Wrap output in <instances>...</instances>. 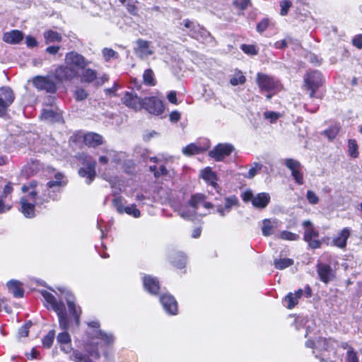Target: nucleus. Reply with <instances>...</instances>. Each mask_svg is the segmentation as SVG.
Here are the masks:
<instances>
[{"label":"nucleus","mask_w":362,"mask_h":362,"mask_svg":"<svg viewBox=\"0 0 362 362\" xmlns=\"http://www.w3.org/2000/svg\"><path fill=\"white\" fill-rule=\"evenodd\" d=\"M66 184L64 175L57 173L54 180L47 182L43 187L36 182H31L28 185L22 187V192L26 194L21 199V211L26 218L35 216V206L43 204L49 200H54L57 198V193L59 192L60 188Z\"/></svg>","instance_id":"nucleus-1"},{"label":"nucleus","mask_w":362,"mask_h":362,"mask_svg":"<svg viewBox=\"0 0 362 362\" xmlns=\"http://www.w3.org/2000/svg\"><path fill=\"white\" fill-rule=\"evenodd\" d=\"M59 291L64 295L69 315L67 314L64 303L58 301L52 293L47 291H42V296L46 301V306L51 308L57 314L59 325L63 332L57 335V341L59 344H62L71 341L67 330L72 326L73 322L77 327L79 325L81 310L79 307L76 306L75 298L70 291L65 288H59Z\"/></svg>","instance_id":"nucleus-2"},{"label":"nucleus","mask_w":362,"mask_h":362,"mask_svg":"<svg viewBox=\"0 0 362 362\" xmlns=\"http://www.w3.org/2000/svg\"><path fill=\"white\" fill-rule=\"evenodd\" d=\"M199 206H203L206 209H212V204L205 201L204 195L197 194L191 197L188 204L181 206L178 213L183 218L191 220L197 214V210Z\"/></svg>","instance_id":"nucleus-3"},{"label":"nucleus","mask_w":362,"mask_h":362,"mask_svg":"<svg viewBox=\"0 0 362 362\" xmlns=\"http://www.w3.org/2000/svg\"><path fill=\"white\" fill-rule=\"evenodd\" d=\"M243 200L245 202H251L255 208L264 209L270 201V196L265 192L255 195L251 190H247L242 194Z\"/></svg>","instance_id":"nucleus-4"},{"label":"nucleus","mask_w":362,"mask_h":362,"mask_svg":"<svg viewBox=\"0 0 362 362\" xmlns=\"http://www.w3.org/2000/svg\"><path fill=\"white\" fill-rule=\"evenodd\" d=\"M183 25L186 28L189 29V35L201 42H209L211 38L209 33L201 27L199 24H197L189 20H185Z\"/></svg>","instance_id":"nucleus-5"},{"label":"nucleus","mask_w":362,"mask_h":362,"mask_svg":"<svg viewBox=\"0 0 362 362\" xmlns=\"http://www.w3.org/2000/svg\"><path fill=\"white\" fill-rule=\"evenodd\" d=\"M183 25L186 28L189 29V35L201 42H209L211 38L209 33L201 27L199 24H197L189 20H185Z\"/></svg>","instance_id":"nucleus-6"},{"label":"nucleus","mask_w":362,"mask_h":362,"mask_svg":"<svg viewBox=\"0 0 362 362\" xmlns=\"http://www.w3.org/2000/svg\"><path fill=\"white\" fill-rule=\"evenodd\" d=\"M82 163L84 168H81L78 170V174L81 177H86L87 184H90L95 177V161L87 155L81 156Z\"/></svg>","instance_id":"nucleus-7"},{"label":"nucleus","mask_w":362,"mask_h":362,"mask_svg":"<svg viewBox=\"0 0 362 362\" xmlns=\"http://www.w3.org/2000/svg\"><path fill=\"white\" fill-rule=\"evenodd\" d=\"M324 80L320 72L312 71L308 72L305 78L304 83L306 88L310 90V96H314L315 91L322 85Z\"/></svg>","instance_id":"nucleus-8"},{"label":"nucleus","mask_w":362,"mask_h":362,"mask_svg":"<svg viewBox=\"0 0 362 362\" xmlns=\"http://www.w3.org/2000/svg\"><path fill=\"white\" fill-rule=\"evenodd\" d=\"M284 164L291 171L295 182L298 185H302L304 183V180L301 163L293 158H286L284 161Z\"/></svg>","instance_id":"nucleus-9"},{"label":"nucleus","mask_w":362,"mask_h":362,"mask_svg":"<svg viewBox=\"0 0 362 362\" xmlns=\"http://www.w3.org/2000/svg\"><path fill=\"white\" fill-rule=\"evenodd\" d=\"M216 203L212 204V208L216 207L217 213L222 217L226 216L232 209L233 206L238 204V199L235 196L223 198L221 202H218L216 199Z\"/></svg>","instance_id":"nucleus-10"},{"label":"nucleus","mask_w":362,"mask_h":362,"mask_svg":"<svg viewBox=\"0 0 362 362\" xmlns=\"http://www.w3.org/2000/svg\"><path fill=\"white\" fill-rule=\"evenodd\" d=\"M303 226L305 228L304 233V240L307 242L311 248H318L321 245L320 240L316 239L319 236V233L315 230L312 223L309 220L303 222Z\"/></svg>","instance_id":"nucleus-11"},{"label":"nucleus","mask_w":362,"mask_h":362,"mask_svg":"<svg viewBox=\"0 0 362 362\" xmlns=\"http://www.w3.org/2000/svg\"><path fill=\"white\" fill-rule=\"evenodd\" d=\"M142 109H145L148 113H163L165 111V105L158 97H146L142 99Z\"/></svg>","instance_id":"nucleus-12"},{"label":"nucleus","mask_w":362,"mask_h":362,"mask_svg":"<svg viewBox=\"0 0 362 362\" xmlns=\"http://www.w3.org/2000/svg\"><path fill=\"white\" fill-rule=\"evenodd\" d=\"M81 81L86 83H94L95 86H102L105 82L107 81L109 77L106 74H103L100 77H98L97 72L91 69H83L80 74Z\"/></svg>","instance_id":"nucleus-13"},{"label":"nucleus","mask_w":362,"mask_h":362,"mask_svg":"<svg viewBox=\"0 0 362 362\" xmlns=\"http://www.w3.org/2000/svg\"><path fill=\"white\" fill-rule=\"evenodd\" d=\"M257 82L262 90L267 91L276 92L281 88V86L277 81L266 74L259 73L257 77Z\"/></svg>","instance_id":"nucleus-14"},{"label":"nucleus","mask_w":362,"mask_h":362,"mask_svg":"<svg viewBox=\"0 0 362 362\" xmlns=\"http://www.w3.org/2000/svg\"><path fill=\"white\" fill-rule=\"evenodd\" d=\"M77 76V71L68 65L59 66L54 70L53 73V76L59 82L71 81L76 78Z\"/></svg>","instance_id":"nucleus-15"},{"label":"nucleus","mask_w":362,"mask_h":362,"mask_svg":"<svg viewBox=\"0 0 362 362\" xmlns=\"http://www.w3.org/2000/svg\"><path fill=\"white\" fill-rule=\"evenodd\" d=\"M233 151L234 147L230 144H218L209 153V155L216 161H221Z\"/></svg>","instance_id":"nucleus-16"},{"label":"nucleus","mask_w":362,"mask_h":362,"mask_svg":"<svg viewBox=\"0 0 362 362\" xmlns=\"http://www.w3.org/2000/svg\"><path fill=\"white\" fill-rule=\"evenodd\" d=\"M35 87L40 90L54 93L57 89L56 83L49 76H37L33 79Z\"/></svg>","instance_id":"nucleus-17"},{"label":"nucleus","mask_w":362,"mask_h":362,"mask_svg":"<svg viewBox=\"0 0 362 362\" xmlns=\"http://www.w3.org/2000/svg\"><path fill=\"white\" fill-rule=\"evenodd\" d=\"M65 63L71 67H76L79 69H84L89 62L81 54L75 52H71L65 56Z\"/></svg>","instance_id":"nucleus-18"},{"label":"nucleus","mask_w":362,"mask_h":362,"mask_svg":"<svg viewBox=\"0 0 362 362\" xmlns=\"http://www.w3.org/2000/svg\"><path fill=\"white\" fill-rule=\"evenodd\" d=\"M14 99V93L10 88H0V113H4L13 103Z\"/></svg>","instance_id":"nucleus-19"},{"label":"nucleus","mask_w":362,"mask_h":362,"mask_svg":"<svg viewBox=\"0 0 362 362\" xmlns=\"http://www.w3.org/2000/svg\"><path fill=\"white\" fill-rule=\"evenodd\" d=\"M134 53L140 59H146L153 54V47L148 41L139 39L136 41Z\"/></svg>","instance_id":"nucleus-20"},{"label":"nucleus","mask_w":362,"mask_h":362,"mask_svg":"<svg viewBox=\"0 0 362 362\" xmlns=\"http://www.w3.org/2000/svg\"><path fill=\"white\" fill-rule=\"evenodd\" d=\"M209 148V141L202 145L201 142L191 143L182 148V153L186 156H192L207 151Z\"/></svg>","instance_id":"nucleus-21"},{"label":"nucleus","mask_w":362,"mask_h":362,"mask_svg":"<svg viewBox=\"0 0 362 362\" xmlns=\"http://www.w3.org/2000/svg\"><path fill=\"white\" fill-rule=\"evenodd\" d=\"M160 301L165 311L170 315H176L177 313V303L175 298L169 294H163Z\"/></svg>","instance_id":"nucleus-22"},{"label":"nucleus","mask_w":362,"mask_h":362,"mask_svg":"<svg viewBox=\"0 0 362 362\" xmlns=\"http://www.w3.org/2000/svg\"><path fill=\"white\" fill-rule=\"evenodd\" d=\"M122 101L126 106L134 111H140L142 109V100L133 93L125 92Z\"/></svg>","instance_id":"nucleus-23"},{"label":"nucleus","mask_w":362,"mask_h":362,"mask_svg":"<svg viewBox=\"0 0 362 362\" xmlns=\"http://www.w3.org/2000/svg\"><path fill=\"white\" fill-rule=\"evenodd\" d=\"M317 272L320 279L325 284H327L330 281L333 280L335 276L334 272L332 267L325 263L317 264Z\"/></svg>","instance_id":"nucleus-24"},{"label":"nucleus","mask_w":362,"mask_h":362,"mask_svg":"<svg viewBox=\"0 0 362 362\" xmlns=\"http://www.w3.org/2000/svg\"><path fill=\"white\" fill-rule=\"evenodd\" d=\"M24 39V34L18 30H11L5 32L2 36V40L10 45H18Z\"/></svg>","instance_id":"nucleus-25"},{"label":"nucleus","mask_w":362,"mask_h":362,"mask_svg":"<svg viewBox=\"0 0 362 362\" xmlns=\"http://www.w3.org/2000/svg\"><path fill=\"white\" fill-rule=\"evenodd\" d=\"M144 288L151 294L158 293L160 286L158 279L151 276H145L143 279Z\"/></svg>","instance_id":"nucleus-26"},{"label":"nucleus","mask_w":362,"mask_h":362,"mask_svg":"<svg viewBox=\"0 0 362 362\" xmlns=\"http://www.w3.org/2000/svg\"><path fill=\"white\" fill-rule=\"evenodd\" d=\"M83 139L85 144L89 146L95 147L103 144L102 136L96 133L88 132Z\"/></svg>","instance_id":"nucleus-27"},{"label":"nucleus","mask_w":362,"mask_h":362,"mask_svg":"<svg viewBox=\"0 0 362 362\" xmlns=\"http://www.w3.org/2000/svg\"><path fill=\"white\" fill-rule=\"evenodd\" d=\"M279 221L276 220L264 219L262 222V232L264 236L274 234V230L278 227Z\"/></svg>","instance_id":"nucleus-28"},{"label":"nucleus","mask_w":362,"mask_h":362,"mask_svg":"<svg viewBox=\"0 0 362 362\" xmlns=\"http://www.w3.org/2000/svg\"><path fill=\"white\" fill-rule=\"evenodd\" d=\"M350 235V230L348 228H344L339 235L333 240L334 245L339 248H344L346 245V240Z\"/></svg>","instance_id":"nucleus-29"},{"label":"nucleus","mask_w":362,"mask_h":362,"mask_svg":"<svg viewBox=\"0 0 362 362\" xmlns=\"http://www.w3.org/2000/svg\"><path fill=\"white\" fill-rule=\"evenodd\" d=\"M202 176L204 180L209 182L214 189L218 187L216 183L217 177L210 168H206L202 171Z\"/></svg>","instance_id":"nucleus-30"},{"label":"nucleus","mask_w":362,"mask_h":362,"mask_svg":"<svg viewBox=\"0 0 362 362\" xmlns=\"http://www.w3.org/2000/svg\"><path fill=\"white\" fill-rule=\"evenodd\" d=\"M7 286L10 292H11L16 298H21L23 296L24 291L19 281L11 280L7 283Z\"/></svg>","instance_id":"nucleus-31"},{"label":"nucleus","mask_w":362,"mask_h":362,"mask_svg":"<svg viewBox=\"0 0 362 362\" xmlns=\"http://www.w3.org/2000/svg\"><path fill=\"white\" fill-rule=\"evenodd\" d=\"M94 337L104 341L105 344L110 345L114 343L115 336L112 333L103 332L102 330H96Z\"/></svg>","instance_id":"nucleus-32"},{"label":"nucleus","mask_w":362,"mask_h":362,"mask_svg":"<svg viewBox=\"0 0 362 362\" xmlns=\"http://www.w3.org/2000/svg\"><path fill=\"white\" fill-rule=\"evenodd\" d=\"M119 1L126 7L127 11L133 16H138L139 8L137 0H119Z\"/></svg>","instance_id":"nucleus-33"},{"label":"nucleus","mask_w":362,"mask_h":362,"mask_svg":"<svg viewBox=\"0 0 362 362\" xmlns=\"http://www.w3.org/2000/svg\"><path fill=\"white\" fill-rule=\"evenodd\" d=\"M44 38L46 44L59 42L62 40L61 34L52 30L45 31L44 33Z\"/></svg>","instance_id":"nucleus-34"},{"label":"nucleus","mask_w":362,"mask_h":362,"mask_svg":"<svg viewBox=\"0 0 362 362\" xmlns=\"http://www.w3.org/2000/svg\"><path fill=\"white\" fill-rule=\"evenodd\" d=\"M245 81L246 78L243 72L239 70H235L230 78V83L232 86H238L243 84Z\"/></svg>","instance_id":"nucleus-35"},{"label":"nucleus","mask_w":362,"mask_h":362,"mask_svg":"<svg viewBox=\"0 0 362 362\" xmlns=\"http://www.w3.org/2000/svg\"><path fill=\"white\" fill-rule=\"evenodd\" d=\"M257 116L259 117V119L262 121V124H258L257 126H265L272 124L279 118V115H257Z\"/></svg>","instance_id":"nucleus-36"},{"label":"nucleus","mask_w":362,"mask_h":362,"mask_svg":"<svg viewBox=\"0 0 362 362\" xmlns=\"http://www.w3.org/2000/svg\"><path fill=\"white\" fill-rule=\"evenodd\" d=\"M348 152L349 156L353 158L358 157V146L355 139H349L348 141Z\"/></svg>","instance_id":"nucleus-37"},{"label":"nucleus","mask_w":362,"mask_h":362,"mask_svg":"<svg viewBox=\"0 0 362 362\" xmlns=\"http://www.w3.org/2000/svg\"><path fill=\"white\" fill-rule=\"evenodd\" d=\"M293 264V260L289 258L276 259H274V267L278 269H284Z\"/></svg>","instance_id":"nucleus-38"},{"label":"nucleus","mask_w":362,"mask_h":362,"mask_svg":"<svg viewBox=\"0 0 362 362\" xmlns=\"http://www.w3.org/2000/svg\"><path fill=\"white\" fill-rule=\"evenodd\" d=\"M55 338V331L50 330L42 339V346L44 348L49 349Z\"/></svg>","instance_id":"nucleus-39"},{"label":"nucleus","mask_w":362,"mask_h":362,"mask_svg":"<svg viewBox=\"0 0 362 362\" xmlns=\"http://www.w3.org/2000/svg\"><path fill=\"white\" fill-rule=\"evenodd\" d=\"M40 119L49 124L62 122V115H41Z\"/></svg>","instance_id":"nucleus-40"},{"label":"nucleus","mask_w":362,"mask_h":362,"mask_svg":"<svg viewBox=\"0 0 362 362\" xmlns=\"http://www.w3.org/2000/svg\"><path fill=\"white\" fill-rule=\"evenodd\" d=\"M143 79L145 84L148 86H155V78L153 71L148 69L144 71L143 74Z\"/></svg>","instance_id":"nucleus-41"},{"label":"nucleus","mask_w":362,"mask_h":362,"mask_svg":"<svg viewBox=\"0 0 362 362\" xmlns=\"http://www.w3.org/2000/svg\"><path fill=\"white\" fill-rule=\"evenodd\" d=\"M173 264L178 268H182L185 265L186 258L182 252L176 253L171 257Z\"/></svg>","instance_id":"nucleus-42"},{"label":"nucleus","mask_w":362,"mask_h":362,"mask_svg":"<svg viewBox=\"0 0 362 362\" xmlns=\"http://www.w3.org/2000/svg\"><path fill=\"white\" fill-rule=\"evenodd\" d=\"M278 238L286 240H296L298 239V235L296 233H291L290 231L284 230L281 231L279 235Z\"/></svg>","instance_id":"nucleus-43"},{"label":"nucleus","mask_w":362,"mask_h":362,"mask_svg":"<svg viewBox=\"0 0 362 362\" xmlns=\"http://www.w3.org/2000/svg\"><path fill=\"white\" fill-rule=\"evenodd\" d=\"M339 127L337 125H335V126L331 127L328 129L325 130L324 132V134L326 136H327L329 140H332L337 136V135L339 133Z\"/></svg>","instance_id":"nucleus-44"},{"label":"nucleus","mask_w":362,"mask_h":362,"mask_svg":"<svg viewBox=\"0 0 362 362\" xmlns=\"http://www.w3.org/2000/svg\"><path fill=\"white\" fill-rule=\"evenodd\" d=\"M262 165L259 163H254L251 165L250 168L248 170L247 175H246L248 178L254 177L257 173L261 170Z\"/></svg>","instance_id":"nucleus-45"},{"label":"nucleus","mask_w":362,"mask_h":362,"mask_svg":"<svg viewBox=\"0 0 362 362\" xmlns=\"http://www.w3.org/2000/svg\"><path fill=\"white\" fill-rule=\"evenodd\" d=\"M124 212L130 216H132L134 218H139L141 215L140 211L138 209H136L135 204H132L131 206H126L124 208Z\"/></svg>","instance_id":"nucleus-46"},{"label":"nucleus","mask_w":362,"mask_h":362,"mask_svg":"<svg viewBox=\"0 0 362 362\" xmlns=\"http://www.w3.org/2000/svg\"><path fill=\"white\" fill-rule=\"evenodd\" d=\"M233 5L235 6V8L241 11H244L251 5V2L250 0H235Z\"/></svg>","instance_id":"nucleus-47"},{"label":"nucleus","mask_w":362,"mask_h":362,"mask_svg":"<svg viewBox=\"0 0 362 362\" xmlns=\"http://www.w3.org/2000/svg\"><path fill=\"white\" fill-rule=\"evenodd\" d=\"M291 5H292V4L290 1H287V0L281 1L280 2V7H281L280 14L283 16H286L288 13Z\"/></svg>","instance_id":"nucleus-48"},{"label":"nucleus","mask_w":362,"mask_h":362,"mask_svg":"<svg viewBox=\"0 0 362 362\" xmlns=\"http://www.w3.org/2000/svg\"><path fill=\"white\" fill-rule=\"evenodd\" d=\"M31 326H32L31 322L29 321V322H26L23 326H22L18 329V337L20 338L21 337H26L28 335L29 329Z\"/></svg>","instance_id":"nucleus-49"},{"label":"nucleus","mask_w":362,"mask_h":362,"mask_svg":"<svg viewBox=\"0 0 362 362\" xmlns=\"http://www.w3.org/2000/svg\"><path fill=\"white\" fill-rule=\"evenodd\" d=\"M285 302L288 303L287 307L289 309L293 308L297 303H298V299L296 298V296L293 293H290L288 294L284 299Z\"/></svg>","instance_id":"nucleus-50"},{"label":"nucleus","mask_w":362,"mask_h":362,"mask_svg":"<svg viewBox=\"0 0 362 362\" xmlns=\"http://www.w3.org/2000/svg\"><path fill=\"white\" fill-rule=\"evenodd\" d=\"M106 153L109 157V160L116 163H119L122 157V153H117L114 151H107Z\"/></svg>","instance_id":"nucleus-51"},{"label":"nucleus","mask_w":362,"mask_h":362,"mask_svg":"<svg viewBox=\"0 0 362 362\" xmlns=\"http://www.w3.org/2000/svg\"><path fill=\"white\" fill-rule=\"evenodd\" d=\"M103 54L106 61H109L112 58L117 57V52L109 48H104L103 49Z\"/></svg>","instance_id":"nucleus-52"},{"label":"nucleus","mask_w":362,"mask_h":362,"mask_svg":"<svg viewBox=\"0 0 362 362\" xmlns=\"http://www.w3.org/2000/svg\"><path fill=\"white\" fill-rule=\"evenodd\" d=\"M241 49L247 54L256 55L257 54V50L254 45H242Z\"/></svg>","instance_id":"nucleus-53"},{"label":"nucleus","mask_w":362,"mask_h":362,"mask_svg":"<svg viewBox=\"0 0 362 362\" xmlns=\"http://www.w3.org/2000/svg\"><path fill=\"white\" fill-rule=\"evenodd\" d=\"M306 197H307L309 203L311 204H316L319 202L318 197L316 195V194L314 192H313L311 190H308L307 192Z\"/></svg>","instance_id":"nucleus-54"},{"label":"nucleus","mask_w":362,"mask_h":362,"mask_svg":"<svg viewBox=\"0 0 362 362\" xmlns=\"http://www.w3.org/2000/svg\"><path fill=\"white\" fill-rule=\"evenodd\" d=\"M113 205L117 209V210L119 213L122 214L124 212V208L126 206H123L120 198L114 199H113Z\"/></svg>","instance_id":"nucleus-55"},{"label":"nucleus","mask_w":362,"mask_h":362,"mask_svg":"<svg viewBox=\"0 0 362 362\" xmlns=\"http://www.w3.org/2000/svg\"><path fill=\"white\" fill-rule=\"evenodd\" d=\"M269 25V20L267 18L263 19L257 25V30L259 33H262L267 28Z\"/></svg>","instance_id":"nucleus-56"},{"label":"nucleus","mask_w":362,"mask_h":362,"mask_svg":"<svg viewBox=\"0 0 362 362\" xmlns=\"http://www.w3.org/2000/svg\"><path fill=\"white\" fill-rule=\"evenodd\" d=\"M11 209V206L6 204L2 197H0V214L8 211Z\"/></svg>","instance_id":"nucleus-57"},{"label":"nucleus","mask_w":362,"mask_h":362,"mask_svg":"<svg viewBox=\"0 0 362 362\" xmlns=\"http://www.w3.org/2000/svg\"><path fill=\"white\" fill-rule=\"evenodd\" d=\"M75 96L76 100H83L88 96L86 91L83 88H78L75 92Z\"/></svg>","instance_id":"nucleus-58"},{"label":"nucleus","mask_w":362,"mask_h":362,"mask_svg":"<svg viewBox=\"0 0 362 362\" xmlns=\"http://www.w3.org/2000/svg\"><path fill=\"white\" fill-rule=\"evenodd\" d=\"M25 44L28 47L33 48L37 45V42L33 37L28 35L25 37Z\"/></svg>","instance_id":"nucleus-59"},{"label":"nucleus","mask_w":362,"mask_h":362,"mask_svg":"<svg viewBox=\"0 0 362 362\" xmlns=\"http://www.w3.org/2000/svg\"><path fill=\"white\" fill-rule=\"evenodd\" d=\"M83 354L78 351H74L72 354L70 356V359L76 362H82Z\"/></svg>","instance_id":"nucleus-60"},{"label":"nucleus","mask_w":362,"mask_h":362,"mask_svg":"<svg viewBox=\"0 0 362 362\" xmlns=\"http://www.w3.org/2000/svg\"><path fill=\"white\" fill-rule=\"evenodd\" d=\"M60 349L65 354H71L73 351L71 342L59 344Z\"/></svg>","instance_id":"nucleus-61"},{"label":"nucleus","mask_w":362,"mask_h":362,"mask_svg":"<svg viewBox=\"0 0 362 362\" xmlns=\"http://www.w3.org/2000/svg\"><path fill=\"white\" fill-rule=\"evenodd\" d=\"M25 355L28 359L33 360L37 358L40 355V352L35 348H33L30 352L26 353Z\"/></svg>","instance_id":"nucleus-62"},{"label":"nucleus","mask_w":362,"mask_h":362,"mask_svg":"<svg viewBox=\"0 0 362 362\" xmlns=\"http://www.w3.org/2000/svg\"><path fill=\"white\" fill-rule=\"evenodd\" d=\"M347 360L348 362H358L356 354L352 349L349 350L347 352Z\"/></svg>","instance_id":"nucleus-63"},{"label":"nucleus","mask_w":362,"mask_h":362,"mask_svg":"<svg viewBox=\"0 0 362 362\" xmlns=\"http://www.w3.org/2000/svg\"><path fill=\"white\" fill-rule=\"evenodd\" d=\"M353 45L358 49L362 48V35H356L354 37Z\"/></svg>","instance_id":"nucleus-64"}]
</instances>
